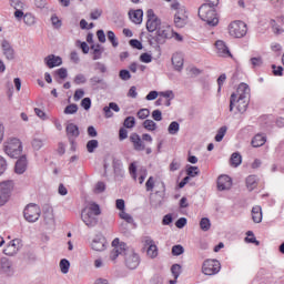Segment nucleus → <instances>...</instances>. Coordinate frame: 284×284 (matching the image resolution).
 Masks as SVG:
<instances>
[{
	"label": "nucleus",
	"instance_id": "nucleus-54",
	"mask_svg": "<svg viewBox=\"0 0 284 284\" xmlns=\"http://www.w3.org/2000/svg\"><path fill=\"white\" fill-rule=\"evenodd\" d=\"M183 252H185V248H183V245L178 244L172 247L173 256H181Z\"/></svg>",
	"mask_w": 284,
	"mask_h": 284
},
{
	"label": "nucleus",
	"instance_id": "nucleus-32",
	"mask_svg": "<svg viewBox=\"0 0 284 284\" xmlns=\"http://www.w3.org/2000/svg\"><path fill=\"white\" fill-rule=\"evenodd\" d=\"M90 214H93L94 216H99L101 214V206L99 204L91 202L89 204V207L84 209Z\"/></svg>",
	"mask_w": 284,
	"mask_h": 284
},
{
	"label": "nucleus",
	"instance_id": "nucleus-46",
	"mask_svg": "<svg viewBox=\"0 0 284 284\" xmlns=\"http://www.w3.org/2000/svg\"><path fill=\"white\" fill-rule=\"evenodd\" d=\"M120 219L125 221L126 223H134V217L131 214L126 213L125 211H120L119 213Z\"/></svg>",
	"mask_w": 284,
	"mask_h": 284
},
{
	"label": "nucleus",
	"instance_id": "nucleus-5",
	"mask_svg": "<svg viewBox=\"0 0 284 284\" xmlns=\"http://www.w3.org/2000/svg\"><path fill=\"white\" fill-rule=\"evenodd\" d=\"M12 192H14V181L0 182V207H3L10 201Z\"/></svg>",
	"mask_w": 284,
	"mask_h": 284
},
{
	"label": "nucleus",
	"instance_id": "nucleus-28",
	"mask_svg": "<svg viewBox=\"0 0 284 284\" xmlns=\"http://www.w3.org/2000/svg\"><path fill=\"white\" fill-rule=\"evenodd\" d=\"M246 187L250 192L256 190L258 187V176L256 175H248L246 178Z\"/></svg>",
	"mask_w": 284,
	"mask_h": 284
},
{
	"label": "nucleus",
	"instance_id": "nucleus-26",
	"mask_svg": "<svg viewBox=\"0 0 284 284\" xmlns=\"http://www.w3.org/2000/svg\"><path fill=\"white\" fill-rule=\"evenodd\" d=\"M112 110L113 112H121V108H119V104H116L115 102H111L109 103V106L103 108L105 119H112V116H114Z\"/></svg>",
	"mask_w": 284,
	"mask_h": 284
},
{
	"label": "nucleus",
	"instance_id": "nucleus-23",
	"mask_svg": "<svg viewBox=\"0 0 284 284\" xmlns=\"http://www.w3.org/2000/svg\"><path fill=\"white\" fill-rule=\"evenodd\" d=\"M28 170V159L22 155L16 162L14 172L16 174H23Z\"/></svg>",
	"mask_w": 284,
	"mask_h": 284
},
{
	"label": "nucleus",
	"instance_id": "nucleus-19",
	"mask_svg": "<svg viewBox=\"0 0 284 284\" xmlns=\"http://www.w3.org/2000/svg\"><path fill=\"white\" fill-rule=\"evenodd\" d=\"M44 63L50 69L52 68H59V65L63 64V60L59 55L49 54L44 58Z\"/></svg>",
	"mask_w": 284,
	"mask_h": 284
},
{
	"label": "nucleus",
	"instance_id": "nucleus-35",
	"mask_svg": "<svg viewBox=\"0 0 284 284\" xmlns=\"http://www.w3.org/2000/svg\"><path fill=\"white\" fill-rule=\"evenodd\" d=\"M44 221L47 225H54V212L52 209L44 213Z\"/></svg>",
	"mask_w": 284,
	"mask_h": 284
},
{
	"label": "nucleus",
	"instance_id": "nucleus-7",
	"mask_svg": "<svg viewBox=\"0 0 284 284\" xmlns=\"http://www.w3.org/2000/svg\"><path fill=\"white\" fill-rule=\"evenodd\" d=\"M23 216L28 223H37L41 219V207L37 204H28L23 210Z\"/></svg>",
	"mask_w": 284,
	"mask_h": 284
},
{
	"label": "nucleus",
	"instance_id": "nucleus-60",
	"mask_svg": "<svg viewBox=\"0 0 284 284\" xmlns=\"http://www.w3.org/2000/svg\"><path fill=\"white\" fill-rule=\"evenodd\" d=\"M101 14H103V10H101V9H94V10L91 11V13H90V19H92L93 21H97V19L101 18Z\"/></svg>",
	"mask_w": 284,
	"mask_h": 284
},
{
	"label": "nucleus",
	"instance_id": "nucleus-40",
	"mask_svg": "<svg viewBox=\"0 0 284 284\" xmlns=\"http://www.w3.org/2000/svg\"><path fill=\"white\" fill-rule=\"evenodd\" d=\"M60 272H62V274H68V272H70V261L65 258L60 261Z\"/></svg>",
	"mask_w": 284,
	"mask_h": 284
},
{
	"label": "nucleus",
	"instance_id": "nucleus-53",
	"mask_svg": "<svg viewBox=\"0 0 284 284\" xmlns=\"http://www.w3.org/2000/svg\"><path fill=\"white\" fill-rule=\"evenodd\" d=\"M134 125H136V120L134 119V116H128L124 120V128L132 129L134 128Z\"/></svg>",
	"mask_w": 284,
	"mask_h": 284
},
{
	"label": "nucleus",
	"instance_id": "nucleus-6",
	"mask_svg": "<svg viewBox=\"0 0 284 284\" xmlns=\"http://www.w3.org/2000/svg\"><path fill=\"white\" fill-rule=\"evenodd\" d=\"M229 34L234 39H243L247 34V24L241 20L231 22L229 24Z\"/></svg>",
	"mask_w": 284,
	"mask_h": 284
},
{
	"label": "nucleus",
	"instance_id": "nucleus-36",
	"mask_svg": "<svg viewBox=\"0 0 284 284\" xmlns=\"http://www.w3.org/2000/svg\"><path fill=\"white\" fill-rule=\"evenodd\" d=\"M146 254L150 256V258H156V256H159V247H156V244L149 246Z\"/></svg>",
	"mask_w": 284,
	"mask_h": 284
},
{
	"label": "nucleus",
	"instance_id": "nucleus-16",
	"mask_svg": "<svg viewBox=\"0 0 284 284\" xmlns=\"http://www.w3.org/2000/svg\"><path fill=\"white\" fill-rule=\"evenodd\" d=\"M232 187V178L229 175H220L217 178V190L220 192H225V190H230Z\"/></svg>",
	"mask_w": 284,
	"mask_h": 284
},
{
	"label": "nucleus",
	"instance_id": "nucleus-2",
	"mask_svg": "<svg viewBox=\"0 0 284 284\" xmlns=\"http://www.w3.org/2000/svg\"><path fill=\"white\" fill-rule=\"evenodd\" d=\"M197 14L202 21L207 23V26H211L212 28L219 26V14L214 7L204 3L199 8Z\"/></svg>",
	"mask_w": 284,
	"mask_h": 284
},
{
	"label": "nucleus",
	"instance_id": "nucleus-59",
	"mask_svg": "<svg viewBox=\"0 0 284 284\" xmlns=\"http://www.w3.org/2000/svg\"><path fill=\"white\" fill-rule=\"evenodd\" d=\"M23 21L26 26H34V16H32L31 13H27L23 17Z\"/></svg>",
	"mask_w": 284,
	"mask_h": 284
},
{
	"label": "nucleus",
	"instance_id": "nucleus-17",
	"mask_svg": "<svg viewBox=\"0 0 284 284\" xmlns=\"http://www.w3.org/2000/svg\"><path fill=\"white\" fill-rule=\"evenodd\" d=\"M158 39H172L174 37V31L172 27L166 24H161V27L156 31Z\"/></svg>",
	"mask_w": 284,
	"mask_h": 284
},
{
	"label": "nucleus",
	"instance_id": "nucleus-55",
	"mask_svg": "<svg viewBox=\"0 0 284 284\" xmlns=\"http://www.w3.org/2000/svg\"><path fill=\"white\" fill-rule=\"evenodd\" d=\"M31 145L33 148V150H41V148H43V140L36 138L32 140Z\"/></svg>",
	"mask_w": 284,
	"mask_h": 284
},
{
	"label": "nucleus",
	"instance_id": "nucleus-9",
	"mask_svg": "<svg viewBox=\"0 0 284 284\" xmlns=\"http://www.w3.org/2000/svg\"><path fill=\"white\" fill-rule=\"evenodd\" d=\"M202 272L205 276H214L221 272V262L217 260H206L202 265Z\"/></svg>",
	"mask_w": 284,
	"mask_h": 284
},
{
	"label": "nucleus",
	"instance_id": "nucleus-4",
	"mask_svg": "<svg viewBox=\"0 0 284 284\" xmlns=\"http://www.w3.org/2000/svg\"><path fill=\"white\" fill-rule=\"evenodd\" d=\"M129 140L135 152H143L145 150V143H152L154 141L149 133H143L142 136L139 133H131Z\"/></svg>",
	"mask_w": 284,
	"mask_h": 284
},
{
	"label": "nucleus",
	"instance_id": "nucleus-3",
	"mask_svg": "<svg viewBox=\"0 0 284 284\" xmlns=\"http://www.w3.org/2000/svg\"><path fill=\"white\" fill-rule=\"evenodd\" d=\"M4 152L8 156H11V159H18V156H21V152H23L21 140L17 138H9L4 142Z\"/></svg>",
	"mask_w": 284,
	"mask_h": 284
},
{
	"label": "nucleus",
	"instance_id": "nucleus-33",
	"mask_svg": "<svg viewBox=\"0 0 284 284\" xmlns=\"http://www.w3.org/2000/svg\"><path fill=\"white\" fill-rule=\"evenodd\" d=\"M91 50H93V61H99L101 57H103V49L101 44L92 45Z\"/></svg>",
	"mask_w": 284,
	"mask_h": 284
},
{
	"label": "nucleus",
	"instance_id": "nucleus-12",
	"mask_svg": "<svg viewBox=\"0 0 284 284\" xmlns=\"http://www.w3.org/2000/svg\"><path fill=\"white\" fill-rule=\"evenodd\" d=\"M0 272L1 274H4V276L14 275V265L8 257H2L0 260Z\"/></svg>",
	"mask_w": 284,
	"mask_h": 284
},
{
	"label": "nucleus",
	"instance_id": "nucleus-42",
	"mask_svg": "<svg viewBox=\"0 0 284 284\" xmlns=\"http://www.w3.org/2000/svg\"><path fill=\"white\" fill-rule=\"evenodd\" d=\"M106 37L113 48H119V40H116V34H114L113 31H108Z\"/></svg>",
	"mask_w": 284,
	"mask_h": 284
},
{
	"label": "nucleus",
	"instance_id": "nucleus-58",
	"mask_svg": "<svg viewBox=\"0 0 284 284\" xmlns=\"http://www.w3.org/2000/svg\"><path fill=\"white\" fill-rule=\"evenodd\" d=\"M87 81H88V79L82 73L77 74L74 78L75 85H81V84L85 83Z\"/></svg>",
	"mask_w": 284,
	"mask_h": 284
},
{
	"label": "nucleus",
	"instance_id": "nucleus-8",
	"mask_svg": "<svg viewBox=\"0 0 284 284\" xmlns=\"http://www.w3.org/2000/svg\"><path fill=\"white\" fill-rule=\"evenodd\" d=\"M125 265L129 270H136L141 263V257L132 247H128L124 253Z\"/></svg>",
	"mask_w": 284,
	"mask_h": 284
},
{
	"label": "nucleus",
	"instance_id": "nucleus-43",
	"mask_svg": "<svg viewBox=\"0 0 284 284\" xmlns=\"http://www.w3.org/2000/svg\"><path fill=\"white\" fill-rule=\"evenodd\" d=\"M245 241L246 243H254L255 245H261V242L256 240V236H254V232L252 231H247Z\"/></svg>",
	"mask_w": 284,
	"mask_h": 284
},
{
	"label": "nucleus",
	"instance_id": "nucleus-1",
	"mask_svg": "<svg viewBox=\"0 0 284 284\" xmlns=\"http://www.w3.org/2000/svg\"><path fill=\"white\" fill-rule=\"evenodd\" d=\"M247 105H250V85L247 83H241L236 93H232L230 98V112H234V108L240 114L247 112Z\"/></svg>",
	"mask_w": 284,
	"mask_h": 284
},
{
	"label": "nucleus",
	"instance_id": "nucleus-44",
	"mask_svg": "<svg viewBox=\"0 0 284 284\" xmlns=\"http://www.w3.org/2000/svg\"><path fill=\"white\" fill-rule=\"evenodd\" d=\"M97 148H99V141L98 140H90L87 143V150L90 154H92V152H94V150H97Z\"/></svg>",
	"mask_w": 284,
	"mask_h": 284
},
{
	"label": "nucleus",
	"instance_id": "nucleus-51",
	"mask_svg": "<svg viewBox=\"0 0 284 284\" xmlns=\"http://www.w3.org/2000/svg\"><path fill=\"white\" fill-rule=\"evenodd\" d=\"M171 274L176 280L179 276H181V266L179 264H173L171 266Z\"/></svg>",
	"mask_w": 284,
	"mask_h": 284
},
{
	"label": "nucleus",
	"instance_id": "nucleus-22",
	"mask_svg": "<svg viewBox=\"0 0 284 284\" xmlns=\"http://www.w3.org/2000/svg\"><path fill=\"white\" fill-rule=\"evenodd\" d=\"M129 18L132 21V23H135L136 26L143 23V10L141 9L130 10Z\"/></svg>",
	"mask_w": 284,
	"mask_h": 284
},
{
	"label": "nucleus",
	"instance_id": "nucleus-11",
	"mask_svg": "<svg viewBox=\"0 0 284 284\" xmlns=\"http://www.w3.org/2000/svg\"><path fill=\"white\" fill-rule=\"evenodd\" d=\"M174 24L176 28H185L187 26V12L185 8H180L174 14Z\"/></svg>",
	"mask_w": 284,
	"mask_h": 284
},
{
	"label": "nucleus",
	"instance_id": "nucleus-63",
	"mask_svg": "<svg viewBox=\"0 0 284 284\" xmlns=\"http://www.w3.org/2000/svg\"><path fill=\"white\" fill-rule=\"evenodd\" d=\"M150 116V110L149 109H141L138 111V119H148Z\"/></svg>",
	"mask_w": 284,
	"mask_h": 284
},
{
	"label": "nucleus",
	"instance_id": "nucleus-13",
	"mask_svg": "<svg viewBox=\"0 0 284 284\" xmlns=\"http://www.w3.org/2000/svg\"><path fill=\"white\" fill-rule=\"evenodd\" d=\"M1 50L7 61H14V48L12 47L10 41L3 39L1 41Z\"/></svg>",
	"mask_w": 284,
	"mask_h": 284
},
{
	"label": "nucleus",
	"instance_id": "nucleus-57",
	"mask_svg": "<svg viewBox=\"0 0 284 284\" xmlns=\"http://www.w3.org/2000/svg\"><path fill=\"white\" fill-rule=\"evenodd\" d=\"M6 170H8V161H6V158L0 155V176L6 173Z\"/></svg>",
	"mask_w": 284,
	"mask_h": 284
},
{
	"label": "nucleus",
	"instance_id": "nucleus-15",
	"mask_svg": "<svg viewBox=\"0 0 284 284\" xmlns=\"http://www.w3.org/2000/svg\"><path fill=\"white\" fill-rule=\"evenodd\" d=\"M19 250H21V240L16 239V240H12L7 245V247L3 250V254H6V256H14V254H17Z\"/></svg>",
	"mask_w": 284,
	"mask_h": 284
},
{
	"label": "nucleus",
	"instance_id": "nucleus-18",
	"mask_svg": "<svg viewBox=\"0 0 284 284\" xmlns=\"http://www.w3.org/2000/svg\"><path fill=\"white\" fill-rule=\"evenodd\" d=\"M82 221L88 227H94L97 223H99V220L97 219V215L93 213H89V211L83 210L82 211Z\"/></svg>",
	"mask_w": 284,
	"mask_h": 284
},
{
	"label": "nucleus",
	"instance_id": "nucleus-21",
	"mask_svg": "<svg viewBox=\"0 0 284 284\" xmlns=\"http://www.w3.org/2000/svg\"><path fill=\"white\" fill-rule=\"evenodd\" d=\"M91 247L95 252H103L105 250V237L103 235H97L91 243Z\"/></svg>",
	"mask_w": 284,
	"mask_h": 284
},
{
	"label": "nucleus",
	"instance_id": "nucleus-29",
	"mask_svg": "<svg viewBox=\"0 0 284 284\" xmlns=\"http://www.w3.org/2000/svg\"><path fill=\"white\" fill-rule=\"evenodd\" d=\"M252 219L255 223H261L263 221V209H261V206H253Z\"/></svg>",
	"mask_w": 284,
	"mask_h": 284
},
{
	"label": "nucleus",
	"instance_id": "nucleus-20",
	"mask_svg": "<svg viewBox=\"0 0 284 284\" xmlns=\"http://www.w3.org/2000/svg\"><path fill=\"white\" fill-rule=\"evenodd\" d=\"M216 48V54L219 57H232V53L230 52V49L227 48V44H225L224 41L217 40L215 42Z\"/></svg>",
	"mask_w": 284,
	"mask_h": 284
},
{
	"label": "nucleus",
	"instance_id": "nucleus-47",
	"mask_svg": "<svg viewBox=\"0 0 284 284\" xmlns=\"http://www.w3.org/2000/svg\"><path fill=\"white\" fill-rule=\"evenodd\" d=\"M79 112V105L77 104H69L64 109V114H77Z\"/></svg>",
	"mask_w": 284,
	"mask_h": 284
},
{
	"label": "nucleus",
	"instance_id": "nucleus-48",
	"mask_svg": "<svg viewBox=\"0 0 284 284\" xmlns=\"http://www.w3.org/2000/svg\"><path fill=\"white\" fill-rule=\"evenodd\" d=\"M93 192L94 194H103V192H105V182H98Z\"/></svg>",
	"mask_w": 284,
	"mask_h": 284
},
{
	"label": "nucleus",
	"instance_id": "nucleus-49",
	"mask_svg": "<svg viewBox=\"0 0 284 284\" xmlns=\"http://www.w3.org/2000/svg\"><path fill=\"white\" fill-rule=\"evenodd\" d=\"M154 176H150L145 183L146 192H154V185H155Z\"/></svg>",
	"mask_w": 284,
	"mask_h": 284
},
{
	"label": "nucleus",
	"instance_id": "nucleus-41",
	"mask_svg": "<svg viewBox=\"0 0 284 284\" xmlns=\"http://www.w3.org/2000/svg\"><path fill=\"white\" fill-rule=\"evenodd\" d=\"M252 68H262L263 67V57H254L250 59Z\"/></svg>",
	"mask_w": 284,
	"mask_h": 284
},
{
	"label": "nucleus",
	"instance_id": "nucleus-61",
	"mask_svg": "<svg viewBox=\"0 0 284 284\" xmlns=\"http://www.w3.org/2000/svg\"><path fill=\"white\" fill-rule=\"evenodd\" d=\"M55 74L59 77V79H68V69L60 68L55 71Z\"/></svg>",
	"mask_w": 284,
	"mask_h": 284
},
{
	"label": "nucleus",
	"instance_id": "nucleus-52",
	"mask_svg": "<svg viewBox=\"0 0 284 284\" xmlns=\"http://www.w3.org/2000/svg\"><path fill=\"white\" fill-rule=\"evenodd\" d=\"M119 77L122 81H130L132 79V74H130V71L125 69L120 70Z\"/></svg>",
	"mask_w": 284,
	"mask_h": 284
},
{
	"label": "nucleus",
	"instance_id": "nucleus-37",
	"mask_svg": "<svg viewBox=\"0 0 284 284\" xmlns=\"http://www.w3.org/2000/svg\"><path fill=\"white\" fill-rule=\"evenodd\" d=\"M200 227L203 232H209V230L212 227V223L210 222V219L203 217L200 221Z\"/></svg>",
	"mask_w": 284,
	"mask_h": 284
},
{
	"label": "nucleus",
	"instance_id": "nucleus-30",
	"mask_svg": "<svg viewBox=\"0 0 284 284\" xmlns=\"http://www.w3.org/2000/svg\"><path fill=\"white\" fill-rule=\"evenodd\" d=\"M266 141H267V139L265 138V135H263V134H256V135L253 138V140H252L251 143H252V145H253L254 148H261V146L265 145Z\"/></svg>",
	"mask_w": 284,
	"mask_h": 284
},
{
	"label": "nucleus",
	"instance_id": "nucleus-64",
	"mask_svg": "<svg viewBox=\"0 0 284 284\" xmlns=\"http://www.w3.org/2000/svg\"><path fill=\"white\" fill-rule=\"evenodd\" d=\"M129 172L132 176V179H134V181H136V163H131L129 166Z\"/></svg>",
	"mask_w": 284,
	"mask_h": 284
},
{
	"label": "nucleus",
	"instance_id": "nucleus-62",
	"mask_svg": "<svg viewBox=\"0 0 284 284\" xmlns=\"http://www.w3.org/2000/svg\"><path fill=\"white\" fill-rule=\"evenodd\" d=\"M160 95L163 97L164 99H169L172 101L174 99V91L168 90V91H162L160 92Z\"/></svg>",
	"mask_w": 284,
	"mask_h": 284
},
{
	"label": "nucleus",
	"instance_id": "nucleus-27",
	"mask_svg": "<svg viewBox=\"0 0 284 284\" xmlns=\"http://www.w3.org/2000/svg\"><path fill=\"white\" fill-rule=\"evenodd\" d=\"M112 165L115 176H123V174H125V171L123 170V162H121V160L114 158L112 160Z\"/></svg>",
	"mask_w": 284,
	"mask_h": 284
},
{
	"label": "nucleus",
	"instance_id": "nucleus-10",
	"mask_svg": "<svg viewBox=\"0 0 284 284\" xmlns=\"http://www.w3.org/2000/svg\"><path fill=\"white\" fill-rule=\"evenodd\" d=\"M146 30L148 32H158L161 24V19L154 14V10L149 9L146 11Z\"/></svg>",
	"mask_w": 284,
	"mask_h": 284
},
{
	"label": "nucleus",
	"instance_id": "nucleus-39",
	"mask_svg": "<svg viewBox=\"0 0 284 284\" xmlns=\"http://www.w3.org/2000/svg\"><path fill=\"white\" fill-rule=\"evenodd\" d=\"M226 133H227V126L220 128L216 135H215V141L217 143H221V141H223Z\"/></svg>",
	"mask_w": 284,
	"mask_h": 284
},
{
	"label": "nucleus",
	"instance_id": "nucleus-56",
	"mask_svg": "<svg viewBox=\"0 0 284 284\" xmlns=\"http://www.w3.org/2000/svg\"><path fill=\"white\" fill-rule=\"evenodd\" d=\"M270 24L272 27V30H273L274 34H282L283 29H281L278 23H276V20H271Z\"/></svg>",
	"mask_w": 284,
	"mask_h": 284
},
{
	"label": "nucleus",
	"instance_id": "nucleus-34",
	"mask_svg": "<svg viewBox=\"0 0 284 284\" xmlns=\"http://www.w3.org/2000/svg\"><path fill=\"white\" fill-rule=\"evenodd\" d=\"M180 130H181V124H179V122H176V121L171 122L168 128V132L171 135L179 134Z\"/></svg>",
	"mask_w": 284,
	"mask_h": 284
},
{
	"label": "nucleus",
	"instance_id": "nucleus-24",
	"mask_svg": "<svg viewBox=\"0 0 284 284\" xmlns=\"http://www.w3.org/2000/svg\"><path fill=\"white\" fill-rule=\"evenodd\" d=\"M126 251H128V244L121 242L120 246H116L111 251V254H110L111 261H116V258H119L120 254L125 255Z\"/></svg>",
	"mask_w": 284,
	"mask_h": 284
},
{
	"label": "nucleus",
	"instance_id": "nucleus-50",
	"mask_svg": "<svg viewBox=\"0 0 284 284\" xmlns=\"http://www.w3.org/2000/svg\"><path fill=\"white\" fill-rule=\"evenodd\" d=\"M51 23H52L53 28H55V30H59L61 28V26H63L61 19H59V17H57V14L51 16Z\"/></svg>",
	"mask_w": 284,
	"mask_h": 284
},
{
	"label": "nucleus",
	"instance_id": "nucleus-45",
	"mask_svg": "<svg viewBox=\"0 0 284 284\" xmlns=\"http://www.w3.org/2000/svg\"><path fill=\"white\" fill-rule=\"evenodd\" d=\"M186 174L190 178L194 179V176H199L200 174V171H199V168L197 166H189L186 169Z\"/></svg>",
	"mask_w": 284,
	"mask_h": 284
},
{
	"label": "nucleus",
	"instance_id": "nucleus-14",
	"mask_svg": "<svg viewBox=\"0 0 284 284\" xmlns=\"http://www.w3.org/2000/svg\"><path fill=\"white\" fill-rule=\"evenodd\" d=\"M65 132L69 139V143H71V145H74V141L79 139V134H81V132L79 131V126L74 123H69L67 124Z\"/></svg>",
	"mask_w": 284,
	"mask_h": 284
},
{
	"label": "nucleus",
	"instance_id": "nucleus-25",
	"mask_svg": "<svg viewBox=\"0 0 284 284\" xmlns=\"http://www.w3.org/2000/svg\"><path fill=\"white\" fill-rule=\"evenodd\" d=\"M172 65L176 72H181L183 70V54L181 53H174L172 55Z\"/></svg>",
	"mask_w": 284,
	"mask_h": 284
},
{
	"label": "nucleus",
	"instance_id": "nucleus-31",
	"mask_svg": "<svg viewBox=\"0 0 284 284\" xmlns=\"http://www.w3.org/2000/svg\"><path fill=\"white\" fill-rule=\"evenodd\" d=\"M230 163H231L232 168H239V165H241V163H243V156H241V153L234 152L231 155Z\"/></svg>",
	"mask_w": 284,
	"mask_h": 284
},
{
	"label": "nucleus",
	"instance_id": "nucleus-38",
	"mask_svg": "<svg viewBox=\"0 0 284 284\" xmlns=\"http://www.w3.org/2000/svg\"><path fill=\"white\" fill-rule=\"evenodd\" d=\"M143 128L149 132H154V130H156V122H154L153 120H145L143 122Z\"/></svg>",
	"mask_w": 284,
	"mask_h": 284
}]
</instances>
